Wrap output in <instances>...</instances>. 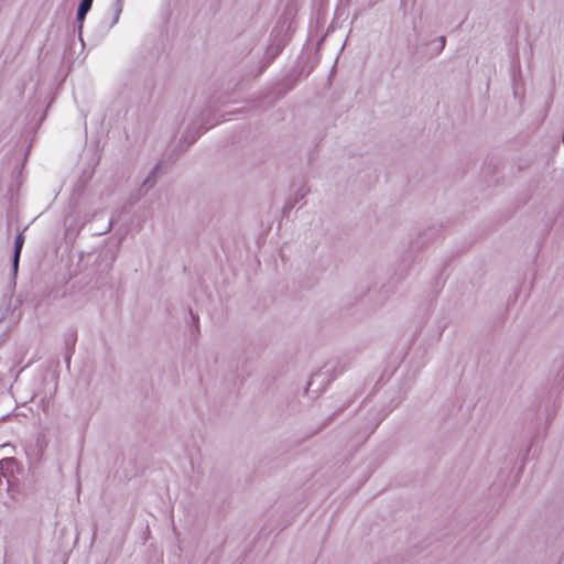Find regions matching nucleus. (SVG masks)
Listing matches in <instances>:
<instances>
[{
    "instance_id": "obj_15",
    "label": "nucleus",
    "mask_w": 564,
    "mask_h": 564,
    "mask_svg": "<svg viewBox=\"0 0 564 564\" xmlns=\"http://www.w3.org/2000/svg\"><path fill=\"white\" fill-rule=\"evenodd\" d=\"M440 232V228L433 227L424 231L421 236V238L429 237L432 238L433 236H436Z\"/></svg>"
},
{
    "instance_id": "obj_5",
    "label": "nucleus",
    "mask_w": 564,
    "mask_h": 564,
    "mask_svg": "<svg viewBox=\"0 0 564 564\" xmlns=\"http://www.w3.org/2000/svg\"><path fill=\"white\" fill-rule=\"evenodd\" d=\"M162 165L163 163L160 161L158 162L153 169L150 171L149 175L145 177L141 185V191H143V194H145L149 189L153 188L155 184L158 183L160 174H162Z\"/></svg>"
},
{
    "instance_id": "obj_8",
    "label": "nucleus",
    "mask_w": 564,
    "mask_h": 564,
    "mask_svg": "<svg viewBox=\"0 0 564 564\" xmlns=\"http://www.w3.org/2000/svg\"><path fill=\"white\" fill-rule=\"evenodd\" d=\"M345 367L346 366L345 365H340L339 361L332 369L328 368V365H325L324 366V368L326 369L325 371H319V372H316L315 375L312 376L311 381L308 382V388L314 383L315 380L324 377L329 371L334 372V376H332V379H334L336 376H338V375H340V373H343L345 371Z\"/></svg>"
},
{
    "instance_id": "obj_9",
    "label": "nucleus",
    "mask_w": 564,
    "mask_h": 564,
    "mask_svg": "<svg viewBox=\"0 0 564 564\" xmlns=\"http://www.w3.org/2000/svg\"><path fill=\"white\" fill-rule=\"evenodd\" d=\"M88 11H85V10H82V9H78L77 8V12H76V22L78 23V34H79V39H82V32H83V28H84V21L86 19V15H87Z\"/></svg>"
},
{
    "instance_id": "obj_13",
    "label": "nucleus",
    "mask_w": 564,
    "mask_h": 564,
    "mask_svg": "<svg viewBox=\"0 0 564 564\" xmlns=\"http://www.w3.org/2000/svg\"><path fill=\"white\" fill-rule=\"evenodd\" d=\"M20 256H21V253H18V252H13V256H12V270H13L14 275H17V273H18Z\"/></svg>"
},
{
    "instance_id": "obj_17",
    "label": "nucleus",
    "mask_w": 564,
    "mask_h": 564,
    "mask_svg": "<svg viewBox=\"0 0 564 564\" xmlns=\"http://www.w3.org/2000/svg\"><path fill=\"white\" fill-rule=\"evenodd\" d=\"M437 42H438L437 53H441L445 47L446 37L444 35H442L437 39Z\"/></svg>"
},
{
    "instance_id": "obj_1",
    "label": "nucleus",
    "mask_w": 564,
    "mask_h": 564,
    "mask_svg": "<svg viewBox=\"0 0 564 564\" xmlns=\"http://www.w3.org/2000/svg\"><path fill=\"white\" fill-rule=\"evenodd\" d=\"M292 31L293 10L290 7H286L283 14L278 20L276 25L271 31L270 44L264 53L267 64L271 63L282 52L291 39Z\"/></svg>"
},
{
    "instance_id": "obj_10",
    "label": "nucleus",
    "mask_w": 564,
    "mask_h": 564,
    "mask_svg": "<svg viewBox=\"0 0 564 564\" xmlns=\"http://www.w3.org/2000/svg\"><path fill=\"white\" fill-rule=\"evenodd\" d=\"M122 0H116L115 2V15H113V19L109 25V28H112L118 21H119V17H120V13L122 11Z\"/></svg>"
},
{
    "instance_id": "obj_16",
    "label": "nucleus",
    "mask_w": 564,
    "mask_h": 564,
    "mask_svg": "<svg viewBox=\"0 0 564 564\" xmlns=\"http://www.w3.org/2000/svg\"><path fill=\"white\" fill-rule=\"evenodd\" d=\"M116 221H117V219L111 218L109 220L108 225L105 227V229L98 231L97 235H105V234L109 232L112 229V227L116 224Z\"/></svg>"
},
{
    "instance_id": "obj_12",
    "label": "nucleus",
    "mask_w": 564,
    "mask_h": 564,
    "mask_svg": "<svg viewBox=\"0 0 564 564\" xmlns=\"http://www.w3.org/2000/svg\"><path fill=\"white\" fill-rule=\"evenodd\" d=\"M348 406V404H345L343 405L341 408H339L337 411H335L332 415H329L325 423H324V426L328 425L330 422H333L346 408Z\"/></svg>"
},
{
    "instance_id": "obj_3",
    "label": "nucleus",
    "mask_w": 564,
    "mask_h": 564,
    "mask_svg": "<svg viewBox=\"0 0 564 564\" xmlns=\"http://www.w3.org/2000/svg\"><path fill=\"white\" fill-rule=\"evenodd\" d=\"M99 163V159L93 160L89 162L82 171L78 180L76 181L73 192H72V200L74 204H78L79 197L85 193L88 184L94 177L96 166Z\"/></svg>"
},
{
    "instance_id": "obj_14",
    "label": "nucleus",
    "mask_w": 564,
    "mask_h": 564,
    "mask_svg": "<svg viewBox=\"0 0 564 564\" xmlns=\"http://www.w3.org/2000/svg\"><path fill=\"white\" fill-rule=\"evenodd\" d=\"M94 0H80L78 4V9L90 11Z\"/></svg>"
},
{
    "instance_id": "obj_6",
    "label": "nucleus",
    "mask_w": 564,
    "mask_h": 564,
    "mask_svg": "<svg viewBox=\"0 0 564 564\" xmlns=\"http://www.w3.org/2000/svg\"><path fill=\"white\" fill-rule=\"evenodd\" d=\"M77 341V332L75 329L69 330L64 338V345H65V354L64 359L69 368L72 356L75 351V345Z\"/></svg>"
},
{
    "instance_id": "obj_18",
    "label": "nucleus",
    "mask_w": 564,
    "mask_h": 564,
    "mask_svg": "<svg viewBox=\"0 0 564 564\" xmlns=\"http://www.w3.org/2000/svg\"><path fill=\"white\" fill-rule=\"evenodd\" d=\"M191 314H192V318H193V319H195V321H197V319H198V317H197V316H195L192 312H191Z\"/></svg>"
},
{
    "instance_id": "obj_19",
    "label": "nucleus",
    "mask_w": 564,
    "mask_h": 564,
    "mask_svg": "<svg viewBox=\"0 0 564 564\" xmlns=\"http://www.w3.org/2000/svg\"><path fill=\"white\" fill-rule=\"evenodd\" d=\"M564 378V371H563V376H562V379Z\"/></svg>"
},
{
    "instance_id": "obj_2",
    "label": "nucleus",
    "mask_w": 564,
    "mask_h": 564,
    "mask_svg": "<svg viewBox=\"0 0 564 564\" xmlns=\"http://www.w3.org/2000/svg\"><path fill=\"white\" fill-rule=\"evenodd\" d=\"M218 122H220V119L217 117L216 111L212 107H206L202 110L199 117L188 124L184 135L180 140L178 147H181L183 151L187 150L205 131Z\"/></svg>"
},
{
    "instance_id": "obj_7",
    "label": "nucleus",
    "mask_w": 564,
    "mask_h": 564,
    "mask_svg": "<svg viewBox=\"0 0 564 564\" xmlns=\"http://www.w3.org/2000/svg\"><path fill=\"white\" fill-rule=\"evenodd\" d=\"M116 252L111 249H105L99 253L97 260H100L99 265L104 263V268L101 269L102 272L111 270L112 264L116 261Z\"/></svg>"
},
{
    "instance_id": "obj_11",
    "label": "nucleus",
    "mask_w": 564,
    "mask_h": 564,
    "mask_svg": "<svg viewBox=\"0 0 564 564\" xmlns=\"http://www.w3.org/2000/svg\"><path fill=\"white\" fill-rule=\"evenodd\" d=\"M23 243H24V236H23V232H20L17 235L15 240H14L13 252L21 253Z\"/></svg>"
},
{
    "instance_id": "obj_4",
    "label": "nucleus",
    "mask_w": 564,
    "mask_h": 564,
    "mask_svg": "<svg viewBox=\"0 0 564 564\" xmlns=\"http://www.w3.org/2000/svg\"><path fill=\"white\" fill-rule=\"evenodd\" d=\"M387 414L388 413L384 411H378L370 415V417L367 420L364 426L360 427V433L364 441H366L376 431V429L384 420Z\"/></svg>"
}]
</instances>
